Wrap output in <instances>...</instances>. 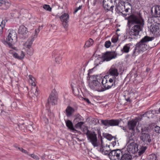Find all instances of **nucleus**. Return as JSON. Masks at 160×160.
<instances>
[{"label": "nucleus", "mask_w": 160, "mask_h": 160, "mask_svg": "<svg viewBox=\"0 0 160 160\" xmlns=\"http://www.w3.org/2000/svg\"><path fill=\"white\" fill-rule=\"evenodd\" d=\"M112 143L113 146H115L116 144V142H112Z\"/></svg>", "instance_id": "5fc2aeb1"}, {"label": "nucleus", "mask_w": 160, "mask_h": 160, "mask_svg": "<svg viewBox=\"0 0 160 160\" xmlns=\"http://www.w3.org/2000/svg\"><path fill=\"white\" fill-rule=\"evenodd\" d=\"M132 157L129 153H124L122 152L120 160H132Z\"/></svg>", "instance_id": "b1692460"}, {"label": "nucleus", "mask_w": 160, "mask_h": 160, "mask_svg": "<svg viewBox=\"0 0 160 160\" xmlns=\"http://www.w3.org/2000/svg\"><path fill=\"white\" fill-rule=\"evenodd\" d=\"M118 39V35H115L113 36L111 39V41L113 43H116L117 42Z\"/></svg>", "instance_id": "4c0bfd02"}, {"label": "nucleus", "mask_w": 160, "mask_h": 160, "mask_svg": "<svg viewBox=\"0 0 160 160\" xmlns=\"http://www.w3.org/2000/svg\"><path fill=\"white\" fill-rule=\"evenodd\" d=\"M29 78L30 79H32L31 78V77H32V76H31V75H29Z\"/></svg>", "instance_id": "13d9d810"}, {"label": "nucleus", "mask_w": 160, "mask_h": 160, "mask_svg": "<svg viewBox=\"0 0 160 160\" xmlns=\"http://www.w3.org/2000/svg\"><path fill=\"white\" fill-rule=\"evenodd\" d=\"M104 45L105 47L108 48L111 45V42L109 41H107L105 42Z\"/></svg>", "instance_id": "79ce46f5"}, {"label": "nucleus", "mask_w": 160, "mask_h": 160, "mask_svg": "<svg viewBox=\"0 0 160 160\" xmlns=\"http://www.w3.org/2000/svg\"><path fill=\"white\" fill-rule=\"evenodd\" d=\"M105 137L107 139L109 140H111L113 138L112 136L109 134H106Z\"/></svg>", "instance_id": "a18cd8bd"}, {"label": "nucleus", "mask_w": 160, "mask_h": 160, "mask_svg": "<svg viewBox=\"0 0 160 160\" xmlns=\"http://www.w3.org/2000/svg\"><path fill=\"white\" fill-rule=\"evenodd\" d=\"M57 96L56 94L52 92L48 98V103H51L52 105H55L57 103Z\"/></svg>", "instance_id": "a211bd4d"}, {"label": "nucleus", "mask_w": 160, "mask_h": 160, "mask_svg": "<svg viewBox=\"0 0 160 160\" xmlns=\"http://www.w3.org/2000/svg\"><path fill=\"white\" fill-rule=\"evenodd\" d=\"M43 8L44 9L47 11L50 12L51 11L52 8L50 6L47 4H45L43 5Z\"/></svg>", "instance_id": "ea45409f"}, {"label": "nucleus", "mask_w": 160, "mask_h": 160, "mask_svg": "<svg viewBox=\"0 0 160 160\" xmlns=\"http://www.w3.org/2000/svg\"><path fill=\"white\" fill-rule=\"evenodd\" d=\"M63 28L66 30H67V29L68 27V21H64L63 22H62Z\"/></svg>", "instance_id": "f704fd0d"}, {"label": "nucleus", "mask_w": 160, "mask_h": 160, "mask_svg": "<svg viewBox=\"0 0 160 160\" xmlns=\"http://www.w3.org/2000/svg\"><path fill=\"white\" fill-rule=\"evenodd\" d=\"M109 74L111 76L116 77L118 76L119 73L118 72V68L116 65H112L108 71Z\"/></svg>", "instance_id": "f3484780"}, {"label": "nucleus", "mask_w": 160, "mask_h": 160, "mask_svg": "<svg viewBox=\"0 0 160 160\" xmlns=\"http://www.w3.org/2000/svg\"><path fill=\"white\" fill-rule=\"evenodd\" d=\"M28 155L30 156L33 159H35L36 160H39V157L38 156L34 155V154H29Z\"/></svg>", "instance_id": "37998d69"}, {"label": "nucleus", "mask_w": 160, "mask_h": 160, "mask_svg": "<svg viewBox=\"0 0 160 160\" xmlns=\"http://www.w3.org/2000/svg\"><path fill=\"white\" fill-rule=\"evenodd\" d=\"M92 77L93 76H92ZM93 78L95 79L93 80L89 83V87L91 89L97 91L99 92H103L105 91L102 87L101 82H102V78L99 79L97 78L94 76H93Z\"/></svg>", "instance_id": "7ed1b4c3"}, {"label": "nucleus", "mask_w": 160, "mask_h": 160, "mask_svg": "<svg viewBox=\"0 0 160 160\" xmlns=\"http://www.w3.org/2000/svg\"><path fill=\"white\" fill-rule=\"evenodd\" d=\"M157 155L155 154H152L150 155L148 157V160H156Z\"/></svg>", "instance_id": "72a5a7b5"}, {"label": "nucleus", "mask_w": 160, "mask_h": 160, "mask_svg": "<svg viewBox=\"0 0 160 160\" xmlns=\"http://www.w3.org/2000/svg\"><path fill=\"white\" fill-rule=\"evenodd\" d=\"M18 148L20 151H21L22 152L25 154H28V155L29 154L28 152H27L26 150H24L22 148H20L19 147H18Z\"/></svg>", "instance_id": "49530a36"}, {"label": "nucleus", "mask_w": 160, "mask_h": 160, "mask_svg": "<svg viewBox=\"0 0 160 160\" xmlns=\"http://www.w3.org/2000/svg\"><path fill=\"white\" fill-rule=\"evenodd\" d=\"M128 24H134L129 32L132 38H136L142 30L144 24L143 19L140 14L131 15L128 17Z\"/></svg>", "instance_id": "f257e3e1"}, {"label": "nucleus", "mask_w": 160, "mask_h": 160, "mask_svg": "<svg viewBox=\"0 0 160 160\" xmlns=\"http://www.w3.org/2000/svg\"><path fill=\"white\" fill-rule=\"evenodd\" d=\"M107 1H108V2H110V4H111L113 7L115 5L116 6L117 0H107Z\"/></svg>", "instance_id": "c03bdc74"}, {"label": "nucleus", "mask_w": 160, "mask_h": 160, "mask_svg": "<svg viewBox=\"0 0 160 160\" xmlns=\"http://www.w3.org/2000/svg\"><path fill=\"white\" fill-rule=\"evenodd\" d=\"M140 138L141 143L144 145H149L151 141L149 134L143 132L142 128L141 129V134Z\"/></svg>", "instance_id": "9d476101"}, {"label": "nucleus", "mask_w": 160, "mask_h": 160, "mask_svg": "<svg viewBox=\"0 0 160 160\" xmlns=\"http://www.w3.org/2000/svg\"><path fill=\"white\" fill-rule=\"evenodd\" d=\"M99 0H94L93 2V5L95 6L98 3H99Z\"/></svg>", "instance_id": "8fccbe9b"}, {"label": "nucleus", "mask_w": 160, "mask_h": 160, "mask_svg": "<svg viewBox=\"0 0 160 160\" xmlns=\"http://www.w3.org/2000/svg\"><path fill=\"white\" fill-rule=\"evenodd\" d=\"M117 57V53L115 52H107L104 57V61H108L112 59L115 58Z\"/></svg>", "instance_id": "2eb2a0df"}, {"label": "nucleus", "mask_w": 160, "mask_h": 160, "mask_svg": "<svg viewBox=\"0 0 160 160\" xmlns=\"http://www.w3.org/2000/svg\"><path fill=\"white\" fill-rule=\"evenodd\" d=\"M122 151L119 149L112 150L110 152L109 157L111 160H120Z\"/></svg>", "instance_id": "9b49d317"}, {"label": "nucleus", "mask_w": 160, "mask_h": 160, "mask_svg": "<svg viewBox=\"0 0 160 160\" xmlns=\"http://www.w3.org/2000/svg\"><path fill=\"white\" fill-rule=\"evenodd\" d=\"M28 32L27 28L24 26L21 25L19 27L18 29V33L22 35H25Z\"/></svg>", "instance_id": "393cba45"}, {"label": "nucleus", "mask_w": 160, "mask_h": 160, "mask_svg": "<svg viewBox=\"0 0 160 160\" xmlns=\"http://www.w3.org/2000/svg\"><path fill=\"white\" fill-rule=\"evenodd\" d=\"M126 100L127 102H130V98H128L126 99Z\"/></svg>", "instance_id": "4d7b16f0"}, {"label": "nucleus", "mask_w": 160, "mask_h": 160, "mask_svg": "<svg viewBox=\"0 0 160 160\" xmlns=\"http://www.w3.org/2000/svg\"><path fill=\"white\" fill-rule=\"evenodd\" d=\"M127 149L129 153H135L138 150V145L134 142L127 143Z\"/></svg>", "instance_id": "ddd939ff"}, {"label": "nucleus", "mask_w": 160, "mask_h": 160, "mask_svg": "<svg viewBox=\"0 0 160 160\" xmlns=\"http://www.w3.org/2000/svg\"><path fill=\"white\" fill-rule=\"evenodd\" d=\"M3 28H4V27H2V25H0V32H2V29Z\"/></svg>", "instance_id": "603ef678"}, {"label": "nucleus", "mask_w": 160, "mask_h": 160, "mask_svg": "<svg viewBox=\"0 0 160 160\" xmlns=\"http://www.w3.org/2000/svg\"><path fill=\"white\" fill-rule=\"evenodd\" d=\"M55 58V61L58 64H59L61 62L62 57L60 53L59 52H55L53 53Z\"/></svg>", "instance_id": "a878e982"}, {"label": "nucleus", "mask_w": 160, "mask_h": 160, "mask_svg": "<svg viewBox=\"0 0 160 160\" xmlns=\"http://www.w3.org/2000/svg\"><path fill=\"white\" fill-rule=\"evenodd\" d=\"M130 44L125 45L123 46V48L121 50L122 53L123 52L127 53L130 50Z\"/></svg>", "instance_id": "c756f323"}, {"label": "nucleus", "mask_w": 160, "mask_h": 160, "mask_svg": "<svg viewBox=\"0 0 160 160\" xmlns=\"http://www.w3.org/2000/svg\"><path fill=\"white\" fill-rule=\"evenodd\" d=\"M154 37H150L145 36L136 45L134 50L133 52L132 56H135L139 53L140 51H145L148 48L146 43L153 39Z\"/></svg>", "instance_id": "f03ea898"}, {"label": "nucleus", "mask_w": 160, "mask_h": 160, "mask_svg": "<svg viewBox=\"0 0 160 160\" xmlns=\"http://www.w3.org/2000/svg\"><path fill=\"white\" fill-rule=\"evenodd\" d=\"M146 148H147L146 147H142L138 152L139 155H141V154L144 153Z\"/></svg>", "instance_id": "c9c22d12"}, {"label": "nucleus", "mask_w": 160, "mask_h": 160, "mask_svg": "<svg viewBox=\"0 0 160 160\" xmlns=\"http://www.w3.org/2000/svg\"><path fill=\"white\" fill-rule=\"evenodd\" d=\"M105 147H104L102 145L100 148L99 151L102 154L105 155H107L109 157V154L110 152L109 151L105 150Z\"/></svg>", "instance_id": "7c9ffc66"}, {"label": "nucleus", "mask_w": 160, "mask_h": 160, "mask_svg": "<svg viewBox=\"0 0 160 160\" xmlns=\"http://www.w3.org/2000/svg\"><path fill=\"white\" fill-rule=\"evenodd\" d=\"M157 112L158 113V114L159 113H160V108H159L158 109V110H157Z\"/></svg>", "instance_id": "6e6d98bb"}, {"label": "nucleus", "mask_w": 160, "mask_h": 160, "mask_svg": "<svg viewBox=\"0 0 160 160\" xmlns=\"http://www.w3.org/2000/svg\"><path fill=\"white\" fill-rule=\"evenodd\" d=\"M88 141L91 143L94 147L98 146L97 134L94 132L87 130L85 133Z\"/></svg>", "instance_id": "423d86ee"}, {"label": "nucleus", "mask_w": 160, "mask_h": 160, "mask_svg": "<svg viewBox=\"0 0 160 160\" xmlns=\"http://www.w3.org/2000/svg\"><path fill=\"white\" fill-rule=\"evenodd\" d=\"M66 126L70 129L73 131H76L73 127V124L72 122L69 120H68L66 122Z\"/></svg>", "instance_id": "cd10ccee"}, {"label": "nucleus", "mask_w": 160, "mask_h": 160, "mask_svg": "<svg viewBox=\"0 0 160 160\" xmlns=\"http://www.w3.org/2000/svg\"><path fill=\"white\" fill-rule=\"evenodd\" d=\"M103 6L104 9L107 11H111L112 12L113 8L114 7L111 4L110 2L107 0H103Z\"/></svg>", "instance_id": "6ab92c4d"}, {"label": "nucleus", "mask_w": 160, "mask_h": 160, "mask_svg": "<svg viewBox=\"0 0 160 160\" xmlns=\"http://www.w3.org/2000/svg\"><path fill=\"white\" fill-rule=\"evenodd\" d=\"M34 87V88H32L30 92H29L28 94L30 97L32 98L34 97L35 96L37 97L39 94L38 91V90L37 87Z\"/></svg>", "instance_id": "5701e85b"}, {"label": "nucleus", "mask_w": 160, "mask_h": 160, "mask_svg": "<svg viewBox=\"0 0 160 160\" xmlns=\"http://www.w3.org/2000/svg\"><path fill=\"white\" fill-rule=\"evenodd\" d=\"M11 5V2L8 0H0V9L6 10Z\"/></svg>", "instance_id": "aec40b11"}, {"label": "nucleus", "mask_w": 160, "mask_h": 160, "mask_svg": "<svg viewBox=\"0 0 160 160\" xmlns=\"http://www.w3.org/2000/svg\"><path fill=\"white\" fill-rule=\"evenodd\" d=\"M98 123L99 122V120H98Z\"/></svg>", "instance_id": "052dcab7"}, {"label": "nucleus", "mask_w": 160, "mask_h": 160, "mask_svg": "<svg viewBox=\"0 0 160 160\" xmlns=\"http://www.w3.org/2000/svg\"><path fill=\"white\" fill-rule=\"evenodd\" d=\"M150 31L156 37L160 35V24L159 23H154L150 25Z\"/></svg>", "instance_id": "f8f14e48"}, {"label": "nucleus", "mask_w": 160, "mask_h": 160, "mask_svg": "<svg viewBox=\"0 0 160 160\" xmlns=\"http://www.w3.org/2000/svg\"><path fill=\"white\" fill-rule=\"evenodd\" d=\"M75 111V110L71 107L68 106L66 109V115L67 117H69Z\"/></svg>", "instance_id": "bb28decb"}, {"label": "nucleus", "mask_w": 160, "mask_h": 160, "mask_svg": "<svg viewBox=\"0 0 160 160\" xmlns=\"http://www.w3.org/2000/svg\"><path fill=\"white\" fill-rule=\"evenodd\" d=\"M82 6H80L76 8L73 12L74 13H75L78 11V10L81 9L82 8Z\"/></svg>", "instance_id": "09e8293b"}, {"label": "nucleus", "mask_w": 160, "mask_h": 160, "mask_svg": "<svg viewBox=\"0 0 160 160\" xmlns=\"http://www.w3.org/2000/svg\"><path fill=\"white\" fill-rule=\"evenodd\" d=\"M151 13L155 18L160 17V6L156 5L153 6L151 9Z\"/></svg>", "instance_id": "4468645a"}, {"label": "nucleus", "mask_w": 160, "mask_h": 160, "mask_svg": "<svg viewBox=\"0 0 160 160\" xmlns=\"http://www.w3.org/2000/svg\"><path fill=\"white\" fill-rule=\"evenodd\" d=\"M154 131L156 133L160 134V127L156 126L154 128Z\"/></svg>", "instance_id": "a19ab883"}, {"label": "nucleus", "mask_w": 160, "mask_h": 160, "mask_svg": "<svg viewBox=\"0 0 160 160\" xmlns=\"http://www.w3.org/2000/svg\"><path fill=\"white\" fill-rule=\"evenodd\" d=\"M134 133H131L130 135H129V137L127 140V143H130V142H133L134 138Z\"/></svg>", "instance_id": "2f4dec72"}, {"label": "nucleus", "mask_w": 160, "mask_h": 160, "mask_svg": "<svg viewBox=\"0 0 160 160\" xmlns=\"http://www.w3.org/2000/svg\"><path fill=\"white\" fill-rule=\"evenodd\" d=\"M82 100L85 101H86V102H87L89 104H90L91 103V102H90V101L89 100V99H88V98H82Z\"/></svg>", "instance_id": "3c124183"}, {"label": "nucleus", "mask_w": 160, "mask_h": 160, "mask_svg": "<svg viewBox=\"0 0 160 160\" xmlns=\"http://www.w3.org/2000/svg\"><path fill=\"white\" fill-rule=\"evenodd\" d=\"M61 22L68 21L69 19V15L68 13H64L59 17Z\"/></svg>", "instance_id": "c85d7f7f"}, {"label": "nucleus", "mask_w": 160, "mask_h": 160, "mask_svg": "<svg viewBox=\"0 0 160 160\" xmlns=\"http://www.w3.org/2000/svg\"><path fill=\"white\" fill-rule=\"evenodd\" d=\"M137 123L136 120H132L128 122V128L130 130L134 131L135 128Z\"/></svg>", "instance_id": "412c9836"}, {"label": "nucleus", "mask_w": 160, "mask_h": 160, "mask_svg": "<svg viewBox=\"0 0 160 160\" xmlns=\"http://www.w3.org/2000/svg\"><path fill=\"white\" fill-rule=\"evenodd\" d=\"M79 117H80V118H81V116H80Z\"/></svg>", "instance_id": "bf43d9fd"}, {"label": "nucleus", "mask_w": 160, "mask_h": 160, "mask_svg": "<svg viewBox=\"0 0 160 160\" xmlns=\"http://www.w3.org/2000/svg\"><path fill=\"white\" fill-rule=\"evenodd\" d=\"M7 21V20L4 19L2 20V21L1 22V24L0 25H2V27H4L5 25V23Z\"/></svg>", "instance_id": "de8ad7c7"}, {"label": "nucleus", "mask_w": 160, "mask_h": 160, "mask_svg": "<svg viewBox=\"0 0 160 160\" xmlns=\"http://www.w3.org/2000/svg\"><path fill=\"white\" fill-rule=\"evenodd\" d=\"M155 18L154 17H151L148 19V23L150 24V25L153 24L154 23H156L154 22Z\"/></svg>", "instance_id": "e433bc0d"}, {"label": "nucleus", "mask_w": 160, "mask_h": 160, "mask_svg": "<svg viewBox=\"0 0 160 160\" xmlns=\"http://www.w3.org/2000/svg\"><path fill=\"white\" fill-rule=\"evenodd\" d=\"M121 120L118 119H106L101 120L102 124L107 127L118 126Z\"/></svg>", "instance_id": "1a4fd4ad"}, {"label": "nucleus", "mask_w": 160, "mask_h": 160, "mask_svg": "<svg viewBox=\"0 0 160 160\" xmlns=\"http://www.w3.org/2000/svg\"><path fill=\"white\" fill-rule=\"evenodd\" d=\"M106 77H104L102 79V83L105 91L111 88L113 85H115V78L113 77V78H108L107 79Z\"/></svg>", "instance_id": "0eeeda50"}, {"label": "nucleus", "mask_w": 160, "mask_h": 160, "mask_svg": "<svg viewBox=\"0 0 160 160\" xmlns=\"http://www.w3.org/2000/svg\"><path fill=\"white\" fill-rule=\"evenodd\" d=\"M154 114H158L157 110H150L147 112L143 115L144 116L147 117L148 118H153Z\"/></svg>", "instance_id": "4be33fe9"}, {"label": "nucleus", "mask_w": 160, "mask_h": 160, "mask_svg": "<svg viewBox=\"0 0 160 160\" xmlns=\"http://www.w3.org/2000/svg\"><path fill=\"white\" fill-rule=\"evenodd\" d=\"M8 35L7 38V42L10 47L12 46L17 41V34L15 31L12 29L8 30Z\"/></svg>", "instance_id": "39448f33"}, {"label": "nucleus", "mask_w": 160, "mask_h": 160, "mask_svg": "<svg viewBox=\"0 0 160 160\" xmlns=\"http://www.w3.org/2000/svg\"><path fill=\"white\" fill-rule=\"evenodd\" d=\"M9 53L12 55L14 58L19 60H22L25 56V54L23 51H21L19 53H17L12 50H10Z\"/></svg>", "instance_id": "dca6fc26"}, {"label": "nucleus", "mask_w": 160, "mask_h": 160, "mask_svg": "<svg viewBox=\"0 0 160 160\" xmlns=\"http://www.w3.org/2000/svg\"><path fill=\"white\" fill-rule=\"evenodd\" d=\"M93 40L90 38L86 42L85 46L87 47H89L91 46L93 44Z\"/></svg>", "instance_id": "473e14b6"}, {"label": "nucleus", "mask_w": 160, "mask_h": 160, "mask_svg": "<svg viewBox=\"0 0 160 160\" xmlns=\"http://www.w3.org/2000/svg\"><path fill=\"white\" fill-rule=\"evenodd\" d=\"M120 127L125 132H126V129L124 127L121 126Z\"/></svg>", "instance_id": "864d4df0"}, {"label": "nucleus", "mask_w": 160, "mask_h": 160, "mask_svg": "<svg viewBox=\"0 0 160 160\" xmlns=\"http://www.w3.org/2000/svg\"><path fill=\"white\" fill-rule=\"evenodd\" d=\"M84 122H80L77 123L75 125V127L77 128H81Z\"/></svg>", "instance_id": "58836bf2"}, {"label": "nucleus", "mask_w": 160, "mask_h": 160, "mask_svg": "<svg viewBox=\"0 0 160 160\" xmlns=\"http://www.w3.org/2000/svg\"><path fill=\"white\" fill-rule=\"evenodd\" d=\"M40 31V28L39 27L38 29H36L34 30V34L32 35V37L31 38H29L25 44L27 53L30 55H31L33 54V51L32 48V46L35 38L37 37L38 34Z\"/></svg>", "instance_id": "20e7f679"}, {"label": "nucleus", "mask_w": 160, "mask_h": 160, "mask_svg": "<svg viewBox=\"0 0 160 160\" xmlns=\"http://www.w3.org/2000/svg\"><path fill=\"white\" fill-rule=\"evenodd\" d=\"M115 10L116 12H121L123 16L125 17L127 15H129L132 12V6L131 4L127 2L125 4L124 6V10L122 11L121 10V6H116Z\"/></svg>", "instance_id": "6e6552de"}]
</instances>
